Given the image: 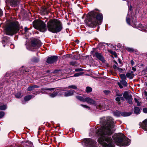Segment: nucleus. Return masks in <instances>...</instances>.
Instances as JSON below:
<instances>
[{
	"instance_id": "nucleus-1",
	"label": "nucleus",
	"mask_w": 147,
	"mask_h": 147,
	"mask_svg": "<svg viewBox=\"0 0 147 147\" xmlns=\"http://www.w3.org/2000/svg\"><path fill=\"white\" fill-rule=\"evenodd\" d=\"M113 119L111 117H103L100 119L101 127L97 130L98 137V142L104 147H113V142L111 135L115 130Z\"/></svg>"
},
{
	"instance_id": "nucleus-2",
	"label": "nucleus",
	"mask_w": 147,
	"mask_h": 147,
	"mask_svg": "<svg viewBox=\"0 0 147 147\" xmlns=\"http://www.w3.org/2000/svg\"><path fill=\"white\" fill-rule=\"evenodd\" d=\"M102 18L101 14L95 11H92L89 13L88 17V25L92 28H94L100 24Z\"/></svg>"
},
{
	"instance_id": "nucleus-3",
	"label": "nucleus",
	"mask_w": 147,
	"mask_h": 147,
	"mask_svg": "<svg viewBox=\"0 0 147 147\" xmlns=\"http://www.w3.org/2000/svg\"><path fill=\"white\" fill-rule=\"evenodd\" d=\"M47 27L49 31L56 33L60 32L62 29V24L59 20L51 19L47 23Z\"/></svg>"
},
{
	"instance_id": "nucleus-4",
	"label": "nucleus",
	"mask_w": 147,
	"mask_h": 147,
	"mask_svg": "<svg viewBox=\"0 0 147 147\" xmlns=\"http://www.w3.org/2000/svg\"><path fill=\"white\" fill-rule=\"evenodd\" d=\"M113 138L117 145L120 146L123 145L128 146L130 142V140L125 137L122 134H115Z\"/></svg>"
},
{
	"instance_id": "nucleus-5",
	"label": "nucleus",
	"mask_w": 147,
	"mask_h": 147,
	"mask_svg": "<svg viewBox=\"0 0 147 147\" xmlns=\"http://www.w3.org/2000/svg\"><path fill=\"white\" fill-rule=\"evenodd\" d=\"M19 29V26L18 24L11 22L7 26L5 32L7 35L12 36L16 33Z\"/></svg>"
},
{
	"instance_id": "nucleus-6",
	"label": "nucleus",
	"mask_w": 147,
	"mask_h": 147,
	"mask_svg": "<svg viewBox=\"0 0 147 147\" xmlns=\"http://www.w3.org/2000/svg\"><path fill=\"white\" fill-rule=\"evenodd\" d=\"M34 28L42 32H45L47 30L46 24L43 22H37L34 24Z\"/></svg>"
},
{
	"instance_id": "nucleus-7",
	"label": "nucleus",
	"mask_w": 147,
	"mask_h": 147,
	"mask_svg": "<svg viewBox=\"0 0 147 147\" xmlns=\"http://www.w3.org/2000/svg\"><path fill=\"white\" fill-rule=\"evenodd\" d=\"M84 145L86 147H97L96 142L91 139H86L84 140Z\"/></svg>"
},
{
	"instance_id": "nucleus-8",
	"label": "nucleus",
	"mask_w": 147,
	"mask_h": 147,
	"mask_svg": "<svg viewBox=\"0 0 147 147\" xmlns=\"http://www.w3.org/2000/svg\"><path fill=\"white\" fill-rule=\"evenodd\" d=\"M123 97H121L120 98V100H124V98L126 100H127V102L130 104H132V98L131 94H129L127 92H125L123 94Z\"/></svg>"
},
{
	"instance_id": "nucleus-9",
	"label": "nucleus",
	"mask_w": 147,
	"mask_h": 147,
	"mask_svg": "<svg viewBox=\"0 0 147 147\" xmlns=\"http://www.w3.org/2000/svg\"><path fill=\"white\" fill-rule=\"evenodd\" d=\"M131 114V113L123 112H121L120 111H116L113 113L114 116L117 117L123 116V117L129 116Z\"/></svg>"
},
{
	"instance_id": "nucleus-10",
	"label": "nucleus",
	"mask_w": 147,
	"mask_h": 147,
	"mask_svg": "<svg viewBox=\"0 0 147 147\" xmlns=\"http://www.w3.org/2000/svg\"><path fill=\"white\" fill-rule=\"evenodd\" d=\"M42 44V43L38 39H34L32 40L31 46L33 47H35L36 48H39Z\"/></svg>"
},
{
	"instance_id": "nucleus-11",
	"label": "nucleus",
	"mask_w": 147,
	"mask_h": 147,
	"mask_svg": "<svg viewBox=\"0 0 147 147\" xmlns=\"http://www.w3.org/2000/svg\"><path fill=\"white\" fill-rule=\"evenodd\" d=\"M74 92L75 91L74 90L69 91L60 93L59 94L60 95H63L65 97H68L73 95Z\"/></svg>"
},
{
	"instance_id": "nucleus-12",
	"label": "nucleus",
	"mask_w": 147,
	"mask_h": 147,
	"mask_svg": "<svg viewBox=\"0 0 147 147\" xmlns=\"http://www.w3.org/2000/svg\"><path fill=\"white\" fill-rule=\"evenodd\" d=\"M57 57L56 56H53L49 57L47 59V62L49 63H52L57 61Z\"/></svg>"
},
{
	"instance_id": "nucleus-13",
	"label": "nucleus",
	"mask_w": 147,
	"mask_h": 147,
	"mask_svg": "<svg viewBox=\"0 0 147 147\" xmlns=\"http://www.w3.org/2000/svg\"><path fill=\"white\" fill-rule=\"evenodd\" d=\"M85 102L91 105H94L96 104L95 101L92 99L88 97L85 98Z\"/></svg>"
},
{
	"instance_id": "nucleus-14",
	"label": "nucleus",
	"mask_w": 147,
	"mask_h": 147,
	"mask_svg": "<svg viewBox=\"0 0 147 147\" xmlns=\"http://www.w3.org/2000/svg\"><path fill=\"white\" fill-rule=\"evenodd\" d=\"M142 127L144 130L147 131V119L144 120L143 122Z\"/></svg>"
},
{
	"instance_id": "nucleus-15",
	"label": "nucleus",
	"mask_w": 147,
	"mask_h": 147,
	"mask_svg": "<svg viewBox=\"0 0 147 147\" xmlns=\"http://www.w3.org/2000/svg\"><path fill=\"white\" fill-rule=\"evenodd\" d=\"M133 73V71H131L127 73L126 74V76L129 79H132L134 76V75Z\"/></svg>"
},
{
	"instance_id": "nucleus-16",
	"label": "nucleus",
	"mask_w": 147,
	"mask_h": 147,
	"mask_svg": "<svg viewBox=\"0 0 147 147\" xmlns=\"http://www.w3.org/2000/svg\"><path fill=\"white\" fill-rule=\"evenodd\" d=\"M134 113L136 114H139L140 113V110L138 107H135L134 109Z\"/></svg>"
},
{
	"instance_id": "nucleus-17",
	"label": "nucleus",
	"mask_w": 147,
	"mask_h": 147,
	"mask_svg": "<svg viewBox=\"0 0 147 147\" xmlns=\"http://www.w3.org/2000/svg\"><path fill=\"white\" fill-rule=\"evenodd\" d=\"M95 56L98 59L102 60L103 59L102 57L101 54L98 52H96L95 53Z\"/></svg>"
},
{
	"instance_id": "nucleus-18",
	"label": "nucleus",
	"mask_w": 147,
	"mask_h": 147,
	"mask_svg": "<svg viewBox=\"0 0 147 147\" xmlns=\"http://www.w3.org/2000/svg\"><path fill=\"white\" fill-rule=\"evenodd\" d=\"M10 3L12 6H15L17 4V0H11L10 1Z\"/></svg>"
},
{
	"instance_id": "nucleus-19",
	"label": "nucleus",
	"mask_w": 147,
	"mask_h": 147,
	"mask_svg": "<svg viewBox=\"0 0 147 147\" xmlns=\"http://www.w3.org/2000/svg\"><path fill=\"white\" fill-rule=\"evenodd\" d=\"M76 98L79 100L82 101L83 102H85V98H84L80 96H76Z\"/></svg>"
},
{
	"instance_id": "nucleus-20",
	"label": "nucleus",
	"mask_w": 147,
	"mask_h": 147,
	"mask_svg": "<svg viewBox=\"0 0 147 147\" xmlns=\"http://www.w3.org/2000/svg\"><path fill=\"white\" fill-rule=\"evenodd\" d=\"M120 83L121 84L125 86H127V84L126 81L124 80H121L120 81Z\"/></svg>"
},
{
	"instance_id": "nucleus-21",
	"label": "nucleus",
	"mask_w": 147,
	"mask_h": 147,
	"mask_svg": "<svg viewBox=\"0 0 147 147\" xmlns=\"http://www.w3.org/2000/svg\"><path fill=\"white\" fill-rule=\"evenodd\" d=\"M84 74V72H80L78 73H77L75 74L74 76H73L74 77H78L79 76L82 75H83Z\"/></svg>"
},
{
	"instance_id": "nucleus-22",
	"label": "nucleus",
	"mask_w": 147,
	"mask_h": 147,
	"mask_svg": "<svg viewBox=\"0 0 147 147\" xmlns=\"http://www.w3.org/2000/svg\"><path fill=\"white\" fill-rule=\"evenodd\" d=\"M32 98V96L29 95L25 96L24 98V99L26 101H27L30 100Z\"/></svg>"
},
{
	"instance_id": "nucleus-23",
	"label": "nucleus",
	"mask_w": 147,
	"mask_h": 147,
	"mask_svg": "<svg viewBox=\"0 0 147 147\" xmlns=\"http://www.w3.org/2000/svg\"><path fill=\"white\" fill-rule=\"evenodd\" d=\"M120 76L122 80H126L127 78L126 76L124 74H121L120 75Z\"/></svg>"
},
{
	"instance_id": "nucleus-24",
	"label": "nucleus",
	"mask_w": 147,
	"mask_h": 147,
	"mask_svg": "<svg viewBox=\"0 0 147 147\" xmlns=\"http://www.w3.org/2000/svg\"><path fill=\"white\" fill-rule=\"evenodd\" d=\"M108 51L112 55H114L115 57H117V54L115 52L112 50H108Z\"/></svg>"
},
{
	"instance_id": "nucleus-25",
	"label": "nucleus",
	"mask_w": 147,
	"mask_h": 147,
	"mask_svg": "<svg viewBox=\"0 0 147 147\" xmlns=\"http://www.w3.org/2000/svg\"><path fill=\"white\" fill-rule=\"evenodd\" d=\"M58 92H54L53 93L50 94V96L51 98H54L58 94Z\"/></svg>"
},
{
	"instance_id": "nucleus-26",
	"label": "nucleus",
	"mask_w": 147,
	"mask_h": 147,
	"mask_svg": "<svg viewBox=\"0 0 147 147\" xmlns=\"http://www.w3.org/2000/svg\"><path fill=\"white\" fill-rule=\"evenodd\" d=\"M92 88L89 87H87L86 88V91L87 92H90L92 91Z\"/></svg>"
},
{
	"instance_id": "nucleus-27",
	"label": "nucleus",
	"mask_w": 147,
	"mask_h": 147,
	"mask_svg": "<svg viewBox=\"0 0 147 147\" xmlns=\"http://www.w3.org/2000/svg\"><path fill=\"white\" fill-rule=\"evenodd\" d=\"M21 93L20 92H18L16 95V96L17 98H21L22 97Z\"/></svg>"
},
{
	"instance_id": "nucleus-28",
	"label": "nucleus",
	"mask_w": 147,
	"mask_h": 147,
	"mask_svg": "<svg viewBox=\"0 0 147 147\" xmlns=\"http://www.w3.org/2000/svg\"><path fill=\"white\" fill-rule=\"evenodd\" d=\"M126 50L129 52H134V49L132 48L129 47H127L126 48Z\"/></svg>"
},
{
	"instance_id": "nucleus-29",
	"label": "nucleus",
	"mask_w": 147,
	"mask_h": 147,
	"mask_svg": "<svg viewBox=\"0 0 147 147\" xmlns=\"http://www.w3.org/2000/svg\"><path fill=\"white\" fill-rule=\"evenodd\" d=\"M6 108V105H3L0 106V110H4Z\"/></svg>"
},
{
	"instance_id": "nucleus-30",
	"label": "nucleus",
	"mask_w": 147,
	"mask_h": 147,
	"mask_svg": "<svg viewBox=\"0 0 147 147\" xmlns=\"http://www.w3.org/2000/svg\"><path fill=\"white\" fill-rule=\"evenodd\" d=\"M32 61L34 62H37L39 61V59L38 58L34 57L32 59Z\"/></svg>"
},
{
	"instance_id": "nucleus-31",
	"label": "nucleus",
	"mask_w": 147,
	"mask_h": 147,
	"mask_svg": "<svg viewBox=\"0 0 147 147\" xmlns=\"http://www.w3.org/2000/svg\"><path fill=\"white\" fill-rule=\"evenodd\" d=\"M69 88H71L75 89H77V86L74 85L69 86Z\"/></svg>"
},
{
	"instance_id": "nucleus-32",
	"label": "nucleus",
	"mask_w": 147,
	"mask_h": 147,
	"mask_svg": "<svg viewBox=\"0 0 147 147\" xmlns=\"http://www.w3.org/2000/svg\"><path fill=\"white\" fill-rule=\"evenodd\" d=\"M33 86H29L27 89V90L28 91H31L34 89Z\"/></svg>"
},
{
	"instance_id": "nucleus-33",
	"label": "nucleus",
	"mask_w": 147,
	"mask_h": 147,
	"mask_svg": "<svg viewBox=\"0 0 147 147\" xmlns=\"http://www.w3.org/2000/svg\"><path fill=\"white\" fill-rule=\"evenodd\" d=\"M55 88H43L42 89V90H53L55 89Z\"/></svg>"
},
{
	"instance_id": "nucleus-34",
	"label": "nucleus",
	"mask_w": 147,
	"mask_h": 147,
	"mask_svg": "<svg viewBox=\"0 0 147 147\" xmlns=\"http://www.w3.org/2000/svg\"><path fill=\"white\" fill-rule=\"evenodd\" d=\"M134 100L135 102L137 103V105L138 106H139L140 105V102L138 101V100L136 98H134Z\"/></svg>"
},
{
	"instance_id": "nucleus-35",
	"label": "nucleus",
	"mask_w": 147,
	"mask_h": 147,
	"mask_svg": "<svg viewBox=\"0 0 147 147\" xmlns=\"http://www.w3.org/2000/svg\"><path fill=\"white\" fill-rule=\"evenodd\" d=\"M83 70V69L82 68L76 69L75 70V71L76 72H79L82 71Z\"/></svg>"
},
{
	"instance_id": "nucleus-36",
	"label": "nucleus",
	"mask_w": 147,
	"mask_h": 147,
	"mask_svg": "<svg viewBox=\"0 0 147 147\" xmlns=\"http://www.w3.org/2000/svg\"><path fill=\"white\" fill-rule=\"evenodd\" d=\"M76 64V62L75 61H71L70 62L69 64L72 65L74 66Z\"/></svg>"
},
{
	"instance_id": "nucleus-37",
	"label": "nucleus",
	"mask_w": 147,
	"mask_h": 147,
	"mask_svg": "<svg viewBox=\"0 0 147 147\" xmlns=\"http://www.w3.org/2000/svg\"><path fill=\"white\" fill-rule=\"evenodd\" d=\"M4 115V113L3 112H0V118L3 117Z\"/></svg>"
},
{
	"instance_id": "nucleus-38",
	"label": "nucleus",
	"mask_w": 147,
	"mask_h": 147,
	"mask_svg": "<svg viewBox=\"0 0 147 147\" xmlns=\"http://www.w3.org/2000/svg\"><path fill=\"white\" fill-rule=\"evenodd\" d=\"M126 22L127 23L129 24L130 25V20L129 18L127 17L126 18Z\"/></svg>"
},
{
	"instance_id": "nucleus-39",
	"label": "nucleus",
	"mask_w": 147,
	"mask_h": 147,
	"mask_svg": "<svg viewBox=\"0 0 147 147\" xmlns=\"http://www.w3.org/2000/svg\"><path fill=\"white\" fill-rule=\"evenodd\" d=\"M143 72H144L145 74H147V67H146L145 69L143 71Z\"/></svg>"
},
{
	"instance_id": "nucleus-40",
	"label": "nucleus",
	"mask_w": 147,
	"mask_h": 147,
	"mask_svg": "<svg viewBox=\"0 0 147 147\" xmlns=\"http://www.w3.org/2000/svg\"><path fill=\"white\" fill-rule=\"evenodd\" d=\"M81 105L84 107V108H87V109H89L90 108L89 107H88V106H87V105Z\"/></svg>"
},
{
	"instance_id": "nucleus-41",
	"label": "nucleus",
	"mask_w": 147,
	"mask_h": 147,
	"mask_svg": "<svg viewBox=\"0 0 147 147\" xmlns=\"http://www.w3.org/2000/svg\"><path fill=\"white\" fill-rule=\"evenodd\" d=\"M113 68L116 70L118 68V67L116 65H114L113 66Z\"/></svg>"
},
{
	"instance_id": "nucleus-42",
	"label": "nucleus",
	"mask_w": 147,
	"mask_h": 147,
	"mask_svg": "<svg viewBox=\"0 0 147 147\" xmlns=\"http://www.w3.org/2000/svg\"><path fill=\"white\" fill-rule=\"evenodd\" d=\"M143 110L144 113H147V108H143Z\"/></svg>"
},
{
	"instance_id": "nucleus-43",
	"label": "nucleus",
	"mask_w": 147,
	"mask_h": 147,
	"mask_svg": "<svg viewBox=\"0 0 147 147\" xmlns=\"http://www.w3.org/2000/svg\"><path fill=\"white\" fill-rule=\"evenodd\" d=\"M116 70H118L119 72H121L123 71V70L121 68H120L118 67V68H117V69Z\"/></svg>"
},
{
	"instance_id": "nucleus-44",
	"label": "nucleus",
	"mask_w": 147,
	"mask_h": 147,
	"mask_svg": "<svg viewBox=\"0 0 147 147\" xmlns=\"http://www.w3.org/2000/svg\"><path fill=\"white\" fill-rule=\"evenodd\" d=\"M118 85L119 86V87L120 88H123V86L121 85L122 84H121L120 83H119H119H118Z\"/></svg>"
},
{
	"instance_id": "nucleus-45",
	"label": "nucleus",
	"mask_w": 147,
	"mask_h": 147,
	"mask_svg": "<svg viewBox=\"0 0 147 147\" xmlns=\"http://www.w3.org/2000/svg\"><path fill=\"white\" fill-rule=\"evenodd\" d=\"M115 100H116V101H117L119 102V101H120V97H117L116 98Z\"/></svg>"
},
{
	"instance_id": "nucleus-46",
	"label": "nucleus",
	"mask_w": 147,
	"mask_h": 147,
	"mask_svg": "<svg viewBox=\"0 0 147 147\" xmlns=\"http://www.w3.org/2000/svg\"><path fill=\"white\" fill-rule=\"evenodd\" d=\"M104 92L106 94H109V93L110 92V91H109L105 90V91H104Z\"/></svg>"
},
{
	"instance_id": "nucleus-47",
	"label": "nucleus",
	"mask_w": 147,
	"mask_h": 147,
	"mask_svg": "<svg viewBox=\"0 0 147 147\" xmlns=\"http://www.w3.org/2000/svg\"><path fill=\"white\" fill-rule=\"evenodd\" d=\"M3 15V12L2 10L0 9V16H2Z\"/></svg>"
},
{
	"instance_id": "nucleus-48",
	"label": "nucleus",
	"mask_w": 147,
	"mask_h": 147,
	"mask_svg": "<svg viewBox=\"0 0 147 147\" xmlns=\"http://www.w3.org/2000/svg\"><path fill=\"white\" fill-rule=\"evenodd\" d=\"M28 29L26 27L24 28V31H25V32H27L28 31Z\"/></svg>"
},
{
	"instance_id": "nucleus-49",
	"label": "nucleus",
	"mask_w": 147,
	"mask_h": 147,
	"mask_svg": "<svg viewBox=\"0 0 147 147\" xmlns=\"http://www.w3.org/2000/svg\"><path fill=\"white\" fill-rule=\"evenodd\" d=\"M131 63L132 65H134V62L133 60H131Z\"/></svg>"
},
{
	"instance_id": "nucleus-50",
	"label": "nucleus",
	"mask_w": 147,
	"mask_h": 147,
	"mask_svg": "<svg viewBox=\"0 0 147 147\" xmlns=\"http://www.w3.org/2000/svg\"><path fill=\"white\" fill-rule=\"evenodd\" d=\"M34 89L35 88H38L39 87V86L36 85H34V86H33Z\"/></svg>"
},
{
	"instance_id": "nucleus-51",
	"label": "nucleus",
	"mask_w": 147,
	"mask_h": 147,
	"mask_svg": "<svg viewBox=\"0 0 147 147\" xmlns=\"http://www.w3.org/2000/svg\"><path fill=\"white\" fill-rule=\"evenodd\" d=\"M131 9H132V6L131 5H130V6L129 7V9L130 11H131Z\"/></svg>"
},
{
	"instance_id": "nucleus-52",
	"label": "nucleus",
	"mask_w": 147,
	"mask_h": 147,
	"mask_svg": "<svg viewBox=\"0 0 147 147\" xmlns=\"http://www.w3.org/2000/svg\"><path fill=\"white\" fill-rule=\"evenodd\" d=\"M132 69L134 71H136V68L134 67H132Z\"/></svg>"
},
{
	"instance_id": "nucleus-53",
	"label": "nucleus",
	"mask_w": 147,
	"mask_h": 147,
	"mask_svg": "<svg viewBox=\"0 0 147 147\" xmlns=\"http://www.w3.org/2000/svg\"><path fill=\"white\" fill-rule=\"evenodd\" d=\"M145 86L147 88V82H145L144 84Z\"/></svg>"
},
{
	"instance_id": "nucleus-54",
	"label": "nucleus",
	"mask_w": 147,
	"mask_h": 147,
	"mask_svg": "<svg viewBox=\"0 0 147 147\" xmlns=\"http://www.w3.org/2000/svg\"><path fill=\"white\" fill-rule=\"evenodd\" d=\"M76 42L77 43H78L79 42V41L78 40H76Z\"/></svg>"
},
{
	"instance_id": "nucleus-55",
	"label": "nucleus",
	"mask_w": 147,
	"mask_h": 147,
	"mask_svg": "<svg viewBox=\"0 0 147 147\" xmlns=\"http://www.w3.org/2000/svg\"><path fill=\"white\" fill-rule=\"evenodd\" d=\"M144 94H145V95H146V96H147V92H146V91H145V92H144Z\"/></svg>"
},
{
	"instance_id": "nucleus-56",
	"label": "nucleus",
	"mask_w": 147,
	"mask_h": 147,
	"mask_svg": "<svg viewBox=\"0 0 147 147\" xmlns=\"http://www.w3.org/2000/svg\"><path fill=\"white\" fill-rule=\"evenodd\" d=\"M114 62L116 64H117V63L116 61H114Z\"/></svg>"
},
{
	"instance_id": "nucleus-57",
	"label": "nucleus",
	"mask_w": 147,
	"mask_h": 147,
	"mask_svg": "<svg viewBox=\"0 0 147 147\" xmlns=\"http://www.w3.org/2000/svg\"><path fill=\"white\" fill-rule=\"evenodd\" d=\"M127 2V4L128 5H129V2Z\"/></svg>"
},
{
	"instance_id": "nucleus-58",
	"label": "nucleus",
	"mask_w": 147,
	"mask_h": 147,
	"mask_svg": "<svg viewBox=\"0 0 147 147\" xmlns=\"http://www.w3.org/2000/svg\"><path fill=\"white\" fill-rule=\"evenodd\" d=\"M34 94H35V95H36L37 94V93H36V94L34 93Z\"/></svg>"
},
{
	"instance_id": "nucleus-59",
	"label": "nucleus",
	"mask_w": 147,
	"mask_h": 147,
	"mask_svg": "<svg viewBox=\"0 0 147 147\" xmlns=\"http://www.w3.org/2000/svg\"><path fill=\"white\" fill-rule=\"evenodd\" d=\"M65 89V88H63V89Z\"/></svg>"
},
{
	"instance_id": "nucleus-60",
	"label": "nucleus",
	"mask_w": 147,
	"mask_h": 147,
	"mask_svg": "<svg viewBox=\"0 0 147 147\" xmlns=\"http://www.w3.org/2000/svg\"><path fill=\"white\" fill-rule=\"evenodd\" d=\"M65 89V88H63V89Z\"/></svg>"
},
{
	"instance_id": "nucleus-61",
	"label": "nucleus",
	"mask_w": 147,
	"mask_h": 147,
	"mask_svg": "<svg viewBox=\"0 0 147 147\" xmlns=\"http://www.w3.org/2000/svg\"><path fill=\"white\" fill-rule=\"evenodd\" d=\"M146 55H147V53Z\"/></svg>"
}]
</instances>
